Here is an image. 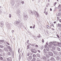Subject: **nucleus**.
<instances>
[{"label": "nucleus", "mask_w": 61, "mask_h": 61, "mask_svg": "<svg viewBox=\"0 0 61 61\" xmlns=\"http://www.w3.org/2000/svg\"><path fill=\"white\" fill-rule=\"evenodd\" d=\"M1 27H2L3 26H4V22L3 21H2L1 22Z\"/></svg>", "instance_id": "39448f33"}, {"label": "nucleus", "mask_w": 61, "mask_h": 61, "mask_svg": "<svg viewBox=\"0 0 61 61\" xmlns=\"http://www.w3.org/2000/svg\"><path fill=\"white\" fill-rule=\"evenodd\" d=\"M56 36H57V37H58V38H59V35H58V34H57Z\"/></svg>", "instance_id": "a18cd8bd"}, {"label": "nucleus", "mask_w": 61, "mask_h": 61, "mask_svg": "<svg viewBox=\"0 0 61 61\" xmlns=\"http://www.w3.org/2000/svg\"><path fill=\"white\" fill-rule=\"evenodd\" d=\"M46 49L47 51H49V48L48 47H47V48Z\"/></svg>", "instance_id": "4468645a"}, {"label": "nucleus", "mask_w": 61, "mask_h": 61, "mask_svg": "<svg viewBox=\"0 0 61 61\" xmlns=\"http://www.w3.org/2000/svg\"><path fill=\"white\" fill-rule=\"evenodd\" d=\"M20 48H19L18 50V52L19 54V51H20Z\"/></svg>", "instance_id": "49530a36"}, {"label": "nucleus", "mask_w": 61, "mask_h": 61, "mask_svg": "<svg viewBox=\"0 0 61 61\" xmlns=\"http://www.w3.org/2000/svg\"><path fill=\"white\" fill-rule=\"evenodd\" d=\"M8 44V45H9V46H10V44H9V43H8V42H7L6 43V46H8V45H7V44Z\"/></svg>", "instance_id": "2f4dec72"}, {"label": "nucleus", "mask_w": 61, "mask_h": 61, "mask_svg": "<svg viewBox=\"0 0 61 61\" xmlns=\"http://www.w3.org/2000/svg\"><path fill=\"white\" fill-rule=\"evenodd\" d=\"M35 46L36 47H38V46L37 45H36Z\"/></svg>", "instance_id": "79ce46f5"}, {"label": "nucleus", "mask_w": 61, "mask_h": 61, "mask_svg": "<svg viewBox=\"0 0 61 61\" xmlns=\"http://www.w3.org/2000/svg\"><path fill=\"white\" fill-rule=\"evenodd\" d=\"M0 13H2V11L1 10H0Z\"/></svg>", "instance_id": "0e129e2a"}, {"label": "nucleus", "mask_w": 61, "mask_h": 61, "mask_svg": "<svg viewBox=\"0 0 61 61\" xmlns=\"http://www.w3.org/2000/svg\"><path fill=\"white\" fill-rule=\"evenodd\" d=\"M59 21L60 22H61V19H60L59 20Z\"/></svg>", "instance_id": "4d7b16f0"}, {"label": "nucleus", "mask_w": 61, "mask_h": 61, "mask_svg": "<svg viewBox=\"0 0 61 61\" xmlns=\"http://www.w3.org/2000/svg\"><path fill=\"white\" fill-rule=\"evenodd\" d=\"M47 25V26L48 27V28H50V27L48 25Z\"/></svg>", "instance_id": "6e6d98bb"}, {"label": "nucleus", "mask_w": 61, "mask_h": 61, "mask_svg": "<svg viewBox=\"0 0 61 61\" xmlns=\"http://www.w3.org/2000/svg\"><path fill=\"white\" fill-rule=\"evenodd\" d=\"M0 59L1 60H3V58L2 57H0Z\"/></svg>", "instance_id": "bb28decb"}, {"label": "nucleus", "mask_w": 61, "mask_h": 61, "mask_svg": "<svg viewBox=\"0 0 61 61\" xmlns=\"http://www.w3.org/2000/svg\"><path fill=\"white\" fill-rule=\"evenodd\" d=\"M57 45L58 46H61V44L59 43H58L57 44Z\"/></svg>", "instance_id": "ddd939ff"}, {"label": "nucleus", "mask_w": 61, "mask_h": 61, "mask_svg": "<svg viewBox=\"0 0 61 61\" xmlns=\"http://www.w3.org/2000/svg\"><path fill=\"white\" fill-rule=\"evenodd\" d=\"M5 53H3V56H5Z\"/></svg>", "instance_id": "5fc2aeb1"}, {"label": "nucleus", "mask_w": 61, "mask_h": 61, "mask_svg": "<svg viewBox=\"0 0 61 61\" xmlns=\"http://www.w3.org/2000/svg\"><path fill=\"white\" fill-rule=\"evenodd\" d=\"M24 18L25 19H25H26V16H25L24 17Z\"/></svg>", "instance_id": "58836bf2"}, {"label": "nucleus", "mask_w": 61, "mask_h": 61, "mask_svg": "<svg viewBox=\"0 0 61 61\" xmlns=\"http://www.w3.org/2000/svg\"><path fill=\"white\" fill-rule=\"evenodd\" d=\"M44 48V46H41L40 47V49H41V50H42Z\"/></svg>", "instance_id": "423d86ee"}, {"label": "nucleus", "mask_w": 61, "mask_h": 61, "mask_svg": "<svg viewBox=\"0 0 61 61\" xmlns=\"http://www.w3.org/2000/svg\"><path fill=\"white\" fill-rule=\"evenodd\" d=\"M7 48H8V49H9V46H7Z\"/></svg>", "instance_id": "864d4df0"}, {"label": "nucleus", "mask_w": 61, "mask_h": 61, "mask_svg": "<svg viewBox=\"0 0 61 61\" xmlns=\"http://www.w3.org/2000/svg\"><path fill=\"white\" fill-rule=\"evenodd\" d=\"M44 53H47V51H46V49H44Z\"/></svg>", "instance_id": "9d476101"}, {"label": "nucleus", "mask_w": 61, "mask_h": 61, "mask_svg": "<svg viewBox=\"0 0 61 61\" xmlns=\"http://www.w3.org/2000/svg\"><path fill=\"white\" fill-rule=\"evenodd\" d=\"M56 59H57V60H60V58H59L58 56H57L56 57Z\"/></svg>", "instance_id": "5701e85b"}, {"label": "nucleus", "mask_w": 61, "mask_h": 61, "mask_svg": "<svg viewBox=\"0 0 61 61\" xmlns=\"http://www.w3.org/2000/svg\"><path fill=\"white\" fill-rule=\"evenodd\" d=\"M46 57L47 58H49L50 57V56H48V55H46Z\"/></svg>", "instance_id": "cd10ccee"}, {"label": "nucleus", "mask_w": 61, "mask_h": 61, "mask_svg": "<svg viewBox=\"0 0 61 61\" xmlns=\"http://www.w3.org/2000/svg\"><path fill=\"white\" fill-rule=\"evenodd\" d=\"M35 27V25H34V26H33L32 27L33 28H34Z\"/></svg>", "instance_id": "3c124183"}, {"label": "nucleus", "mask_w": 61, "mask_h": 61, "mask_svg": "<svg viewBox=\"0 0 61 61\" xmlns=\"http://www.w3.org/2000/svg\"><path fill=\"white\" fill-rule=\"evenodd\" d=\"M10 51V52H11L12 51V49H9Z\"/></svg>", "instance_id": "8fccbe9b"}, {"label": "nucleus", "mask_w": 61, "mask_h": 61, "mask_svg": "<svg viewBox=\"0 0 61 61\" xmlns=\"http://www.w3.org/2000/svg\"><path fill=\"white\" fill-rule=\"evenodd\" d=\"M4 47V46L3 45H0V48H3Z\"/></svg>", "instance_id": "a211bd4d"}, {"label": "nucleus", "mask_w": 61, "mask_h": 61, "mask_svg": "<svg viewBox=\"0 0 61 61\" xmlns=\"http://www.w3.org/2000/svg\"><path fill=\"white\" fill-rule=\"evenodd\" d=\"M19 57L20 58H21V57H22V56H21V55H20L19 56Z\"/></svg>", "instance_id": "603ef678"}, {"label": "nucleus", "mask_w": 61, "mask_h": 61, "mask_svg": "<svg viewBox=\"0 0 61 61\" xmlns=\"http://www.w3.org/2000/svg\"><path fill=\"white\" fill-rule=\"evenodd\" d=\"M39 36H37V37L38 38H40L41 37V36L40 35V34H39Z\"/></svg>", "instance_id": "c756f323"}, {"label": "nucleus", "mask_w": 61, "mask_h": 61, "mask_svg": "<svg viewBox=\"0 0 61 61\" xmlns=\"http://www.w3.org/2000/svg\"><path fill=\"white\" fill-rule=\"evenodd\" d=\"M53 43H56V41H53L52 42Z\"/></svg>", "instance_id": "e2e57ef3"}, {"label": "nucleus", "mask_w": 61, "mask_h": 61, "mask_svg": "<svg viewBox=\"0 0 61 61\" xmlns=\"http://www.w3.org/2000/svg\"><path fill=\"white\" fill-rule=\"evenodd\" d=\"M36 55L38 57H40V54L38 53L36 54Z\"/></svg>", "instance_id": "f3484780"}, {"label": "nucleus", "mask_w": 61, "mask_h": 61, "mask_svg": "<svg viewBox=\"0 0 61 61\" xmlns=\"http://www.w3.org/2000/svg\"><path fill=\"white\" fill-rule=\"evenodd\" d=\"M15 24H16L17 25V24H18V21H15Z\"/></svg>", "instance_id": "b1692460"}, {"label": "nucleus", "mask_w": 61, "mask_h": 61, "mask_svg": "<svg viewBox=\"0 0 61 61\" xmlns=\"http://www.w3.org/2000/svg\"><path fill=\"white\" fill-rule=\"evenodd\" d=\"M51 60L52 61H55V59L51 57Z\"/></svg>", "instance_id": "dca6fc26"}, {"label": "nucleus", "mask_w": 61, "mask_h": 61, "mask_svg": "<svg viewBox=\"0 0 61 61\" xmlns=\"http://www.w3.org/2000/svg\"><path fill=\"white\" fill-rule=\"evenodd\" d=\"M58 9H61V5H59L58 6Z\"/></svg>", "instance_id": "6e6552de"}, {"label": "nucleus", "mask_w": 61, "mask_h": 61, "mask_svg": "<svg viewBox=\"0 0 61 61\" xmlns=\"http://www.w3.org/2000/svg\"><path fill=\"white\" fill-rule=\"evenodd\" d=\"M33 61H36V59L35 58H33L32 59Z\"/></svg>", "instance_id": "f8f14e48"}, {"label": "nucleus", "mask_w": 61, "mask_h": 61, "mask_svg": "<svg viewBox=\"0 0 61 61\" xmlns=\"http://www.w3.org/2000/svg\"><path fill=\"white\" fill-rule=\"evenodd\" d=\"M32 56L33 57H36V55L35 54H33Z\"/></svg>", "instance_id": "a878e982"}, {"label": "nucleus", "mask_w": 61, "mask_h": 61, "mask_svg": "<svg viewBox=\"0 0 61 61\" xmlns=\"http://www.w3.org/2000/svg\"><path fill=\"white\" fill-rule=\"evenodd\" d=\"M61 15V13H59L58 14V16H60Z\"/></svg>", "instance_id": "7c9ffc66"}, {"label": "nucleus", "mask_w": 61, "mask_h": 61, "mask_svg": "<svg viewBox=\"0 0 61 61\" xmlns=\"http://www.w3.org/2000/svg\"><path fill=\"white\" fill-rule=\"evenodd\" d=\"M46 15H47V14H48V12H46L45 13Z\"/></svg>", "instance_id": "de8ad7c7"}, {"label": "nucleus", "mask_w": 61, "mask_h": 61, "mask_svg": "<svg viewBox=\"0 0 61 61\" xmlns=\"http://www.w3.org/2000/svg\"><path fill=\"white\" fill-rule=\"evenodd\" d=\"M10 61V59L9 58H7V61Z\"/></svg>", "instance_id": "72a5a7b5"}, {"label": "nucleus", "mask_w": 61, "mask_h": 61, "mask_svg": "<svg viewBox=\"0 0 61 61\" xmlns=\"http://www.w3.org/2000/svg\"><path fill=\"white\" fill-rule=\"evenodd\" d=\"M45 45H46L47 46V45H48V42H46V44Z\"/></svg>", "instance_id": "09e8293b"}, {"label": "nucleus", "mask_w": 61, "mask_h": 61, "mask_svg": "<svg viewBox=\"0 0 61 61\" xmlns=\"http://www.w3.org/2000/svg\"><path fill=\"white\" fill-rule=\"evenodd\" d=\"M49 44L50 45H51L52 46L53 45V43L52 42H51L49 43Z\"/></svg>", "instance_id": "9b49d317"}, {"label": "nucleus", "mask_w": 61, "mask_h": 61, "mask_svg": "<svg viewBox=\"0 0 61 61\" xmlns=\"http://www.w3.org/2000/svg\"><path fill=\"white\" fill-rule=\"evenodd\" d=\"M4 49L5 51H6L7 52V51H8V50H7V49L6 48H5Z\"/></svg>", "instance_id": "6ab92c4d"}, {"label": "nucleus", "mask_w": 61, "mask_h": 61, "mask_svg": "<svg viewBox=\"0 0 61 61\" xmlns=\"http://www.w3.org/2000/svg\"><path fill=\"white\" fill-rule=\"evenodd\" d=\"M4 42V40H0V42Z\"/></svg>", "instance_id": "ea45409f"}, {"label": "nucleus", "mask_w": 61, "mask_h": 61, "mask_svg": "<svg viewBox=\"0 0 61 61\" xmlns=\"http://www.w3.org/2000/svg\"><path fill=\"white\" fill-rule=\"evenodd\" d=\"M44 47L45 48H47V45H45L44 46Z\"/></svg>", "instance_id": "c85d7f7f"}, {"label": "nucleus", "mask_w": 61, "mask_h": 61, "mask_svg": "<svg viewBox=\"0 0 61 61\" xmlns=\"http://www.w3.org/2000/svg\"><path fill=\"white\" fill-rule=\"evenodd\" d=\"M48 54L50 56H53V55L54 54L53 53L51 52H48Z\"/></svg>", "instance_id": "f03ea898"}, {"label": "nucleus", "mask_w": 61, "mask_h": 61, "mask_svg": "<svg viewBox=\"0 0 61 61\" xmlns=\"http://www.w3.org/2000/svg\"><path fill=\"white\" fill-rule=\"evenodd\" d=\"M46 8H45V9L44 10H46Z\"/></svg>", "instance_id": "69168bd1"}, {"label": "nucleus", "mask_w": 61, "mask_h": 61, "mask_svg": "<svg viewBox=\"0 0 61 61\" xmlns=\"http://www.w3.org/2000/svg\"><path fill=\"white\" fill-rule=\"evenodd\" d=\"M37 51L39 53H40V51L39 50H37Z\"/></svg>", "instance_id": "13d9d810"}, {"label": "nucleus", "mask_w": 61, "mask_h": 61, "mask_svg": "<svg viewBox=\"0 0 61 61\" xmlns=\"http://www.w3.org/2000/svg\"><path fill=\"white\" fill-rule=\"evenodd\" d=\"M2 56V55L0 54V56Z\"/></svg>", "instance_id": "680f3d73"}, {"label": "nucleus", "mask_w": 61, "mask_h": 61, "mask_svg": "<svg viewBox=\"0 0 61 61\" xmlns=\"http://www.w3.org/2000/svg\"><path fill=\"white\" fill-rule=\"evenodd\" d=\"M37 61H41V60H40V59L39 58H37Z\"/></svg>", "instance_id": "412c9836"}, {"label": "nucleus", "mask_w": 61, "mask_h": 61, "mask_svg": "<svg viewBox=\"0 0 61 61\" xmlns=\"http://www.w3.org/2000/svg\"><path fill=\"white\" fill-rule=\"evenodd\" d=\"M42 42H43V43H44V40L43 39H42Z\"/></svg>", "instance_id": "a19ab883"}, {"label": "nucleus", "mask_w": 61, "mask_h": 61, "mask_svg": "<svg viewBox=\"0 0 61 61\" xmlns=\"http://www.w3.org/2000/svg\"><path fill=\"white\" fill-rule=\"evenodd\" d=\"M61 9H60L59 10V12H61Z\"/></svg>", "instance_id": "774afa93"}, {"label": "nucleus", "mask_w": 61, "mask_h": 61, "mask_svg": "<svg viewBox=\"0 0 61 61\" xmlns=\"http://www.w3.org/2000/svg\"><path fill=\"white\" fill-rule=\"evenodd\" d=\"M8 54L9 56H11L10 52H9Z\"/></svg>", "instance_id": "c9c22d12"}, {"label": "nucleus", "mask_w": 61, "mask_h": 61, "mask_svg": "<svg viewBox=\"0 0 61 61\" xmlns=\"http://www.w3.org/2000/svg\"><path fill=\"white\" fill-rule=\"evenodd\" d=\"M31 46H34L35 45H31Z\"/></svg>", "instance_id": "052dcab7"}, {"label": "nucleus", "mask_w": 61, "mask_h": 61, "mask_svg": "<svg viewBox=\"0 0 61 61\" xmlns=\"http://www.w3.org/2000/svg\"><path fill=\"white\" fill-rule=\"evenodd\" d=\"M21 3L22 5L24 4V1H23L22 2L21 1Z\"/></svg>", "instance_id": "37998d69"}, {"label": "nucleus", "mask_w": 61, "mask_h": 61, "mask_svg": "<svg viewBox=\"0 0 61 61\" xmlns=\"http://www.w3.org/2000/svg\"><path fill=\"white\" fill-rule=\"evenodd\" d=\"M57 3V2H55L54 3V6H55V5H56V4Z\"/></svg>", "instance_id": "e433bc0d"}, {"label": "nucleus", "mask_w": 61, "mask_h": 61, "mask_svg": "<svg viewBox=\"0 0 61 61\" xmlns=\"http://www.w3.org/2000/svg\"><path fill=\"white\" fill-rule=\"evenodd\" d=\"M12 33H14V30H12Z\"/></svg>", "instance_id": "bf43d9fd"}, {"label": "nucleus", "mask_w": 61, "mask_h": 61, "mask_svg": "<svg viewBox=\"0 0 61 61\" xmlns=\"http://www.w3.org/2000/svg\"><path fill=\"white\" fill-rule=\"evenodd\" d=\"M30 54H30L29 53H28L27 54V56H29Z\"/></svg>", "instance_id": "aec40b11"}, {"label": "nucleus", "mask_w": 61, "mask_h": 61, "mask_svg": "<svg viewBox=\"0 0 61 61\" xmlns=\"http://www.w3.org/2000/svg\"><path fill=\"white\" fill-rule=\"evenodd\" d=\"M3 50L0 49V53H1L2 52H3Z\"/></svg>", "instance_id": "4c0bfd02"}, {"label": "nucleus", "mask_w": 61, "mask_h": 61, "mask_svg": "<svg viewBox=\"0 0 61 61\" xmlns=\"http://www.w3.org/2000/svg\"><path fill=\"white\" fill-rule=\"evenodd\" d=\"M31 51L32 52L34 53H36V51L35 49L31 50Z\"/></svg>", "instance_id": "7ed1b4c3"}, {"label": "nucleus", "mask_w": 61, "mask_h": 61, "mask_svg": "<svg viewBox=\"0 0 61 61\" xmlns=\"http://www.w3.org/2000/svg\"><path fill=\"white\" fill-rule=\"evenodd\" d=\"M9 17L10 18H11V14H9Z\"/></svg>", "instance_id": "c03bdc74"}, {"label": "nucleus", "mask_w": 61, "mask_h": 61, "mask_svg": "<svg viewBox=\"0 0 61 61\" xmlns=\"http://www.w3.org/2000/svg\"><path fill=\"white\" fill-rule=\"evenodd\" d=\"M52 48L53 50H55L56 49V47L54 46H52Z\"/></svg>", "instance_id": "1a4fd4ad"}, {"label": "nucleus", "mask_w": 61, "mask_h": 61, "mask_svg": "<svg viewBox=\"0 0 61 61\" xmlns=\"http://www.w3.org/2000/svg\"><path fill=\"white\" fill-rule=\"evenodd\" d=\"M49 46V47H50V48H51V47H52V45H50Z\"/></svg>", "instance_id": "473e14b6"}, {"label": "nucleus", "mask_w": 61, "mask_h": 61, "mask_svg": "<svg viewBox=\"0 0 61 61\" xmlns=\"http://www.w3.org/2000/svg\"><path fill=\"white\" fill-rule=\"evenodd\" d=\"M53 45L54 46H57V45L56 44L54 43L53 44Z\"/></svg>", "instance_id": "f704fd0d"}, {"label": "nucleus", "mask_w": 61, "mask_h": 61, "mask_svg": "<svg viewBox=\"0 0 61 61\" xmlns=\"http://www.w3.org/2000/svg\"><path fill=\"white\" fill-rule=\"evenodd\" d=\"M42 58L43 59L46 60V57L45 56H43L42 57Z\"/></svg>", "instance_id": "2eb2a0df"}, {"label": "nucleus", "mask_w": 61, "mask_h": 61, "mask_svg": "<svg viewBox=\"0 0 61 61\" xmlns=\"http://www.w3.org/2000/svg\"><path fill=\"white\" fill-rule=\"evenodd\" d=\"M30 47L29 46H27V49H30Z\"/></svg>", "instance_id": "393cba45"}, {"label": "nucleus", "mask_w": 61, "mask_h": 61, "mask_svg": "<svg viewBox=\"0 0 61 61\" xmlns=\"http://www.w3.org/2000/svg\"><path fill=\"white\" fill-rule=\"evenodd\" d=\"M57 50L59 51H60V49L59 47H57Z\"/></svg>", "instance_id": "4be33fe9"}, {"label": "nucleus", "mask_w": 61, "mask_h": 61, "mask_svg": "<svg viewBox=\"0 0 61 61\" xmlns=\"http://www.w3.org/2000/svg\"><path fill=\"white\" fill-rule=\"evenodd\" d=\"M54 24H56V21H54Z\"/></svg>", "instance_id": "338daca9"}, {"label": "nucleus", "mask_w": 61, "mask_h": 61, "mask_svg": "<svg viewBox=\"0 0 61 61\" xmlns=\"http://www.w3.org/2000/svg\"><path fill=\"white\" fill-rule=\"evenodd\" d=\"M30 13H31L32 15H34V14L35 15L36 17H39V14L35 10L33 11V12L32 11H30Z\"/></svg>", "instance_id": "f257e3e1"}, {"label": "nucleus", "mask_w": 61, "mask_h": 61, "mask_svg": "<svg viewBox=\"0 0 61 61\" xmlns=\"http://www.w3.org/2000/svg\"><path fill=\"white\" fill-rule=\"evenodd\" d=\"M32 56H31L28 57V59H29V60H31V59H32Z\"/></svg>", "instance_id": "0eeeda50"}, {"label": "nucleus", "mask_w": 61, "mask_h": 61, "mask_svg": "<svg viewBox=\"0 0 61 61\" xmlns=\"http://www.w3.org/2000/svg\"><path fill=\"white\" fill-rule=\"evenodd\" d=\"M57 26L58 27H60V28H61V24H60L59 23H58L57 24Z\"/></svg>", "instance_id": "20e7f679"}]
</instances>
